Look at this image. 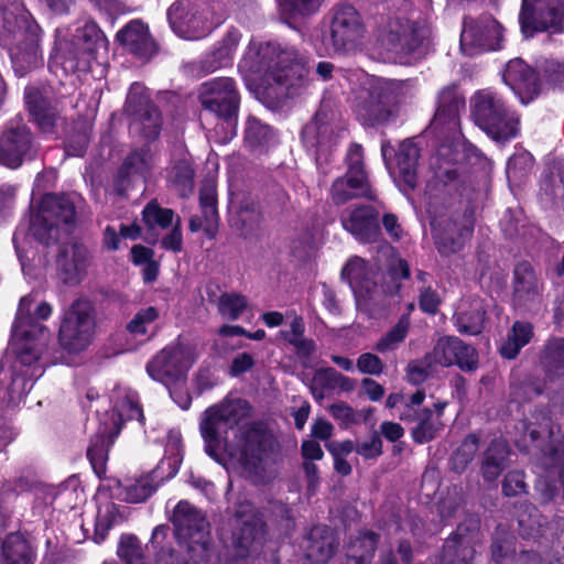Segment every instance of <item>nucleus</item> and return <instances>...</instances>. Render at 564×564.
Returning a JSON list of instances; mask_svg holds the SVG:
<instances>
[{"instance_id": "52", "label": "nucleus", "mask_w": 564, "mask_h": 564, "mask_svg": "<svg viewBox=\"0 0 564 564\" xmlns=\"http://www.w3.org/2000/svg\"><path fill=\"white\" fill-rule=\"evenodd\" d=\"M132 130L141 132L145 139H155L161 128V117L158 109L153 106L143 108L139 113H134Z\"/></svg>"}, {"instance_id": "53", "label": "nucleus", "mask_w": 564, "mask_h": 564, "mask_svg": "<svg viewBox=\"0 0 564 564\" xmlns=\"http://www.w3.org/2000/svg\"><path fill=\"white\" fill-rule=\"evenodd\" d=\"M329 412L344 429H348L354 424H358L361 420L367 422L373 414L372 409L356 411L345 402L334 403L330 405Z\"/></svg>"}, {"instance_id": "20", "label": "nucleus", "mask_w": 564, "mask_h": 564, "mask_svg": "<svg viewBox=\"0 0 564 564\" xmlns=\"http://www.w3.org/2000/svg\"><path fill=\"white\" fill-rule=\"evenodd\" d=\"M503 30L491 15L467 17L463 23L460 48L466 55L501 48Z\"/></svg>"}, {"instance_id": "46", "label": "nucleus", "mask_w": 564, "mask_h": 564, "mask_svg": "<svg viewBox=\"0 0 564 564\" xmlns=\"http://www.w3.org/2000/svg\"><path fill=\"white\" fill-rule=\"evenodd\" d=\"M305 324L302 317L295 316L290 324L289 330H280L276 340H284L293 346L302 358L310 357L314 350V341L304 337Z\"/></svg>"}, {"instance_id": "18", "label": "nucleus", "mask_w": 564, "mask_h": 564, "mask_svg": "<svg viewBox=\"0 0 564 564\" xmlns=\"http://www.w3.org/2000/svg\"><path fill=\"white\" fill-rule=\"evenodd\" d=\"M563 21L561 0H522L519 22L525 37H531L538 32H561Z\"/></svg>"}, {"instance_id": "5", "label": "nucleus", "mask_w": 564, "mask_h": 564, "mask_svg": "<svg viewBox=\"0 0 564 564\" xmlns=\"http://www.w3.org/2000/svg\"><path fill=\"white\" fill-rule=\"evenodd\" d=\"M343 76L351 87L355 111L366 124H384L393 119L391 104L402 91V82L362 70H345Z\"/></svg>"}, {"instance_id": "57", "label": "nucleus", "mask_w": 564, "mask_h": 564, "mask_svg": "<svg viewBox=\"0 0 564 564\" xmlns=\"http://www.w3.org/2000/svg\"><path fill=\"white\" fill-rule=\"evenodd\" d=\"M247 307L245 296L236 293L223 294L217 304L218 313L226 319L236 321Z\"/></svg>"}, {"instance_id": "24", "label": "nucleus", "mask_w": 564, "mask_h": 564, "mask_svg": "<svg viewBox=\"0 0 564 564\" xmlns=\"http://www.w3.org/2000/svg\"><path fill=\"white\" fill-rule=\"evenodd\" d=\"M77 44H82V57L76 62L67 61L70 70H86L90 67L91 61H96L108 53V41L95 22H86L82 28L77 29L75 35Z\"/></svg>"}, {"instance_id": "7", "label": "nucleus", "mask_w": 564, "mask_h": 564, "mask_svg": "<svg viewBox=\"0 0 564 564\" xmlns=\"http://www.w3.org/2000/svg\"><path fill=\"white\" fill-rule=\"evenodd\" d=\"M111 398L115 413L109 420L100 422L98 431L87 448V457L98 477L106 471L108 451L120 432L121 423L128 420L143 421V412L137 392L119 386L113 390Z\"/></svg>"}, {"instance_id": "15", "label": "nucleus", "mask_w": 564, "mask_h": 564, "mask_svg": "<svg viewBox=\"0 0 564 564\" xmlns=\"http://www.w3.org/2000/svg\"><path fill=\"white\" fill-rule=\"evenodd\" d=\"M370 269L367 262L355 256L345 264L341 276L349 283L354 292L358 310L373 315L377 308L386 305V294L370 279Z\"/></svg>"}, {"instance_id": "10", "label": "nucleus", "mask_w": 564, "mask_h": 564, "mask_svg": "<svg viewBox=\"0 0 564 564\" xmlns=\"http://www.w3.org/2000/svg\"><path fill=\"white\" fill-rule=\"evenodd\" d=\"M198 356L196 345L177 340L158 352L147 365L148 375L166 388L184 380Z\"/></svg>"}, {"instance_id": "50", "label": "nucleus", "mask_w": 564, "mask_h": 564, "mask_svg": "<svg viewBox=\"0 0 564 564\" xmlns=\"http://www.w3.org/2000/svg\"><path fill=\"white\" fill-rule=\"evenodd\" d=\"M160 317L156 307L140 308L127 324L128 332L133 336H152L155 333V323Z\"/></svg>"}, {"instance_id": "38", "label": "nucleus", "mask_w": 564, "mask_h": 564, "mask_svg": "<svg viewBox=\"0 0 564 564\" xmlns=\"http://www.w3.org/2000/svg\"><path fill=\"white\" fill-rule=\"evenodd\" d=\"M330 194L333 202L337 205L345 204L349 199L357 197L375 198L368 180L348 174L344 177H338L333 183Z\"/></svg>"}, {"instance_id": "45", "label": "nucleus", "mask_w": 564, "mask_h": 564, "mask_svg": "<svg viewBox=\"0 0 564 564\" xmlns=\"http://www.w3.org/2000/svg\"><path fill=\"white\" fill-rule=\"evenodd\" d=\"M533 337V326L528 322H516L500 346V354L507 359H513Z\"/></svg>"}, {"instance_id": "30", "label": "nucleus", "mask_w": 564, "mask_h": 564, "mask_svg": "<svg viewBox=\"0 0 564 564\" xmlns=\"http://www.w3.org/2000/svg\"><path fill=\"white\" fill-rule=\"evenodd\" d=\"M540 301V284L532 265L519 263L514 269L513 302L517 306L531 310Z\"/></svg>"}, {"instance_id": "27", "label": "nucleus", "mask_w": 564, "mask_h": 564, "mask_svg": "<svg viewBox=\"0 0 564 564\" xmlns=\"http://www.w3.org/2000/svg\"><path fill=\"white\" fill-rule=\"evenodd\" d=\"M37 361H33L31 365L23 364L17 357V364L28 369L23 371L19 368V373H14L11 378L10 384L7 387L0 386V403L7 406H17L31 391L33 387V380L40 378L44 370L41 366L36 365ZM18 371V365L14 366Z\"/></svg>"}, {"instance_id": "39", "label": "nucleus", "mask_w": 564, "mask_h": 564, "mask_svg": "<svg viewBox=\"0 0 564 564\" xmlns=\"http://www.w3.org/2000/svg\"><path fill=\"white\" fill-rule=\"evenodd\" d=\"M419 156L420 149L412 140H405L400 143L395 153L399 178L411 189L417 185Z\"/></svg>"}, {"instance_id": "14", "label": "nucleus", "mask_w": 564, "mask_h": 564, "mask_svg": "<svg viewBox=\"0 0 564 564\" xmlns=\"http://www.w3.org/2000/svg\"><path fill=\"white\" fill-rule=\"evenodd\" d=\"M327 50L349 53L358 47L366 33L360 13L350 4H340L332 10Z\"/></svg>"}, {"instance_id": "55", "label": "nucleus", "mask_w": 564, "mask_h": 564, "mask_svg": "<svg viewBox=\"0 0 564 564\" xmlns=\"http://www.w3.org/2000/svg\"><path fill=\"white\" fill-rule=\"evenodd\" d=\"M117 554L126 564H144L143 549L135 535H122L118 544Z\"/></svg>"}, {"instance_id": "3", "label": "nucleus", "mask_w": 564, "mask_h": 564, "mask_svg": "<svg viewBox=\"0 0 564 564\" xmlns=\"http://www.w3.org/2000/svg\"><path fill=\"white\" fill-rule=\"evenodd\" d=\"M238 67L246 77L267 75L289 97L296 94L307 76L305 65L294 51H280L275 44L256 41L250 42Z\"/></svg>"}, {"instance_id": "61", "label": "nucleus", "mask_w": 564, "mask_h": 564, "mask_svg": "<svg viewBox=\"0 0 564 564\" xmlns=\"http://www.w3.org/2000/svg\"><path fill=\"white\" fill-rule=\"evenodd\" d=\"M323 0H281L280 4L290 15H311L318 11Z\"/></svg>"}, {"instance_id": "48", "label": "nucleus", "mask_w": 564, "mask_h": 564, "mask_svg": "<svg viewBox=\"0 0 564 564\" xmlns=\"http://www.w3.org/2000/svg\"><path fill=\"white\" fill-rule=\"evenodd\" d=\"M193 177L194 171L186 159L174 163L167 174L170 184L182 197L188 196L193 192Z\"/></svg>"}, {"instance_id": "13", "label": "nucleus", "mask_w": 564, "mask_h": 564, "mask_svg": "<svg viewBox=\"0 0 564 564\" xmlns=\"http://www.w3.org/2000/svg\"><path fill=\"white\" fill-rule=\"evenodd\" d=\"M203 0H176L167 10L172 30L185 40H198L210 32L215 24L212 13L203 9Z\"/></svg>"}, {"instance_id": "59", "label": "nucleus", "mask_w": 564, "mask_h": 564, "mask_svg": "<svg viewBox=\"0 0 564 564\" xmlns=\"http://www.w3.org/2000/svg\"><path fill=\"white\" fill-rule=\"evenodd\" d=\"M479 447V441L476 435L467 436L452 457V464L455 470H463L475 457Z\"/></svg>"}, {"instance_id": "63", "label": "nucleus", "mask_w": 564, "mask_h": 564, "mask_svg": "<svg viewBox=\"0 0 564 564\" xmlns=\"http://www.w3.org/2000/svg\"><path fill=\"white\" fill-rule=\"evenodd\" d=\"M364 152L359 144H352L347 153L348 171L346 174L368 180L362 163Z\"/></svg>"}, {"instance_id": "42", "label": "nucleus", "mask_w": 564, "mask_h": 564, "mask_svg": "<svg viewBox=\"0 0 564 564\" xmlns=\"http://www.w3.org/2000/svg\"><path fill=\"white\" fill-rule=\"evenodd\" d=\"M540 362L550 380L564 377V338L552 337L543 346Z\"/></svg>"}, {"instance_id": "11", "label": "nucleus", "mask_w": 564, "mask_h": 564, "mask_svg": "<svg viewBox=\"0 0 564 564\" xmlns=\"http://www.w3.org/2000/svg\"><path fill=\"white\" fill-rule=\"evenodd\" d=\"M96 317L89 301L76 300L65 312L58 332L63 349L70 354L85 350L94 340Z\"/></svg>"}, {"instance_id": "43", "label": "nucleus", "mask_w": 564, "mask_h": 564, "mask_svg": "<svg viewBox=\"0 0 564 564\" xmlns=\"http://www.w3.org/2000/svg\"><path fill=\"white\" fill-rule=\"evenodd\" d=\"M510 451L508 444L502 440L494 441L485 453L481 473L484 479L494 482L507 466Z\"/></svg>"}, {"instance_id": "41", "label": "nucleus", "mask_w": 564, "mask_h": 564, "mask_svg": "<svg viewBox=\"0 0 564 564\" xmlns=\"http://www.w3.org/2000/svg\"><path fill=\"white\" fill-rule=\"evenodd\" d=\"M231 224L242 236L248 237L258 230L261 214L257 204L250 198H243L231 205Z\"/></svg>"}, {"instance_id": "49", "label": "nucleus", "mask_w": 564, "mask_h": 564, "mask_svg": "<svg viewBox=\"0 0 564 564\" xmlns=\"http://www.w3.org/2000/svg\"><path fill=\"white\" fill-rule=\"evenodd\" d=\"M165 479L167 478L164 473H154L153 470L150 475L138 479L135 484L127 486L126 500L134 503L144 501Z\"/></svg>"}, {"instance_id": "33", "label": "nucleus", "mask_w": 564, "mask_h": 564, "mask_svg": "<svg viewBox=\"0 0 564 564\" xmlns=\"http://www.w3.org/2000/svg\"><path fill=\"white\" fill-rule=\"evenodd\" d=\"M237 522L241 527L234 533V544L239 556H247L261 547L264 538L263 523L254 514Z\"/></svg>"}, {"instance_id": "54", "label": "nucleus", "mask_w": 564, "mask_h": 564, "mask_svg": "<svg viewBox=\"0 0 564 564\" xmlns=\"http://www.w3.org/2000/svg\"><path fill=\"white\" fill-rule=\"evenodd\" d=\"M410 321L406 315H403L397 325L392 327L376 345L379 352H388L397 349L399 345L405 339L409 332Z\"/></svg>"}, {"instance_id": "34", "label": "nucleus", "mask_w": 564, "mask_h": 564, "mask_svg": "<svg viewBox=\"0 0 564 564\" xmlns=\"http://www.w3.org/2000/svg\"><path fill=\"white\" fill-rule=\"evenodd\" d=\"M117 39L137 56L147 58L154 52V42L149 34L148 26L139 20L129 22L118 32Z\"/></svg>"}, {"instance_id": "62", "label": "nucleus", "mask_w": 564, "mask_h": 564, "mask_svg": "<svg viewBox=\"0 0 564 564\" xmlns=\"http://www.w3.org/2000/svg\"><path fill=\"white\" fill-rule=\"evenodd\" d=\"M151 106L153 105L145 94V88L139 83H133L127 96V111L134 115Z\"/></svg>"}, {"instance_id": "51", "label": "nucleus", "mask_w": 564, "mask_h": 564, "mask_svg": "<svg viewBox=\"0 0 564 564\" xmlns=\"http://www.w3.org/2000/svg\"><path fill=\"white\" fill-rule=\"evenodd\" d=\"M377 545V535L366 532L349 546L347 564H369Z\"/></svg>"}, {"instance_id": "32", "label": "nucleus", "mask_w": 564, "mask_h": 564, "mask_svg": "<svg viewBox=\"0 0 564 564\" xmlns=\"http://www.w3.org/2000/svg\"><path fill=\"white\" fill-rule=\"evenodd\" d=\"M151 169V155L148 150L132 152L119 170L117 189L124 194L130 184L143 183Z\"/></svg>"}, {"instance_id": "37", "label": "nucleus", "mask_w": 564, "mask_h": 564, "mask_svg": "<svg viewBox=\"0 0 564 564\" xmlns=\"http://www.w3.org/2000/svg\"><path fill=\"white\" fill-rule=\"evenodd\" d=\"M25 102L40 129L44 133L54 132V128L61 121L57 109L46 99L42 98L35 89L26 90Z\"/></svg>"}, {"instance_id": "1", "label": "nucleus", "mask_w": 564, "mask_h": 564, "mask_svg": "<svg viewBox=\"0 0 564 564\" xmlns=\"http://www.w3.org/2000/svg\"><path fill=\"white\" fill-rule=\"evenodd\" d=\"M248 410L240 399L210 406L204 413L200 433L209 456L259 484L267 481L275 441L265 430L243 423Z\"/></svg>"}, {"instance_id": "29", "label": "nucleus", "mask_w": 564, "mask_h": 564, "mask_svg": "<svg viewBox=\"0 0 564 564\" xmlns=\"http://www.w3.org/2000/svg\"><path fill=\"white\" fill-rule=\"evenodd\" d=\"M57 267L65 282H79L89 267L88 249L77 242L64 245L57 257Z\"/></svg>"}, {"instance_id": "2", "label": "nucleus", "mask_w": 564, "mask_h": 564, "mask_svg": "<svg viewBox=\"0 0 564 564\" xmlns=\"http://www.w3.org/2000/svg\"><path fill=\"white\" fill-rule=\"evenodd\" d=\"M465 99L456 86L443 88L438 94L437 108L431 122L433 130L452 134L453 140L441 144L430 159L432 176L426 181V193L436 195L448 182L457 177L456 163L462 160L460 144L455 141L459 134V113Z\"/></svg>"}, {"instance_id": "28", "label": "nucleus", "mask_w": 564, "mask_h": 564, "mask_svg": "<svg viewBox=\"0 0 564 564\" xmlns=\"http://www.w3.org/2000/svg\"><path fill=\"white\" fill-rule=\"evenodd\" d=\"M503 82L519 96L523 104L532 100L539 90L535 72L521 58L511 59L507 64Z\"/></svg>"}, {"instance_id": "16", "label": "nucleus", "mask_w": 564, "mask_h": 564, "mask_svg": "<svg viewBox=\"0 0 564 564\" xmlns=\"http://www.w3.org/2000/svg\"><path fill=\"white\" fill-rule=\"evenodd\" d=\"M198 98L204 109L236 128L240 97L234 79L220 77L202 84Z\"/></svg>"}, {"instance_id": "56", "label": "nucleus", "mask_w": 564, "mask_h": 564, "mask_svg": "<svg viewBox=\"0 0 564 564\" xmlns=\"http://www.w3.org/2000/svg\"><path fill=\"white\" fill-rule=\"evenodd\" d=\"M143 221L149 228L160 227L162 229L173 225L174 213L172 209L162 208L156 202H150L143 209Z\"/></svg>"}, {"instance_id": "23", "label": "nucleus", "mask_w": 564, "mask_h": 564, "mask_svg": "<svg viewBox=\"0 0 564 564\" xmlns=\"http://www.w3.org/2000/svg\"><path fill=\"white\" fill-rule=\"evenodd\" d=\"M33 155L34 148L29 129L21 121L10 122L0 137V164L17 169Z\"/></svg>"}, {"instance_id": "58", "label": "nucleus", "mask_w": 564, "mask_h": 564, "mask_svg": "<svg viewBox=\"0 0 564 564\" xmlns=\"http://www.w3.org/2000/svg\"><path fill=\"white\" fill-rule=\"evenodd\" d=\"M199 202L204 217L208 223L207 230H212L218 221L216 207V189L213 184L203 185L199 191Z\"/></svg>"}, {"instance_id": "12", "label": "nucleus", "mask_w": 564, "mask_h": 564, "mask_svg": "<svg viewBox=\"0 0 564 564\" xmlns=\"http://www.w3.org/2000/svg\"><path fill=\"white\" fill-rule=\"evenodd\" d=\"M173 524L177 539L187 545L191 558H204L209 543L208 522L205 516L187 501H180L173 512Z\"/></svg>"}, {"instance_id": "60", "label": "nucleus", "mask_w": 564, "mask_h": 564, "mask_svg": "<svg viewBox=\"0 0 564 564\" xmlns=\"http://www.w3.org/2000/svg\"><path fill=\"white\" fill-rule=\"evenodd\" d=\"M31 479L28 477H19L13 480L4 481L0 487V517L4 519L3 509L11 502L18 494L26 491L31 487Z\"/></svg>"}, {"instance_id": "6", "label": "nucleus", "mask_w": 564, "mask_h": 564, "mask_svg": "<svg viewBox=\"0 0 564 564\" xmlns=\"http://www.w3.org/2000/svg\"><path fill=\"white\" fill-rule=\"evenodd\" d=\"M51 314L52 306L46 302L34 306L31 295L20 300L12 328L11 347L21 362L31 365L39 361L50 336L48 329L40 321L47 319Z\"/></svg>"}, {"instance_id": "22", "label": "nucleus", "mask_w": 564, "mask_h": 564, "mask_svg": "<svg viewBox=\"0 0 564 564\" xmlns=\"http://www.w3.org/2000/svg\"><path fill=\"white\" fill-rule=\"evenodd\" d=\"M429 366L440 365L449 367L457 365L463 371L477 368L478 356L474 347L465 344L457 337L444 336L440 338L433 351L426 356Z\"/></svg>"}, {"instance_id": "64", "label": "nucleus", "mask_w": 564, "mask_h": 564, "mask_svg": "<svg viewBox=\"0 0 564 564\" xmlns=\"http://www.w3.org/2000/svg\"><path fill=\"white\" fill-rule=\"evenodd\" d=\"M356 453L365 459H375L382 454V441L373 433L369 440L356 444Z\"/></svg>"}, {"instance_id": "31", "label": "nucleus", "mask_w": 564, "mask_h": 564, "mask_svg": "<svg viewBox=\"0 0 564 564\" xmlns=\"http://www.w3.org/2000/svg\"><path fill=\"white\" fill-rule=\"evenodd\" d=\"M356 388V381L334 368H322L315 371L311 381V392L316 401H322L329 392H350Z\"/></svg>"}, {"instance_id": "9", "label": "nucleus", "mask_w": 564, "mask_h": 564, "mask_svg": "<svg viewBox=\"0 0 564 564\" xmlns=\"http://www.w3.org/2000/svg\"><path fill=\"white\" fill-rule=\"evenodd\" d=\"M75 223V206L68 196L47 194L31 218L30 231L39 241L48 245L68 234Z\"/></svg>"}, {"instance_id": "40", "label": "nucleus", "mask_w": 564, "mask_h": 564, "mask_svg": "<svg viewBox=\"0 0 564 564\" xmlns=\"http://www.w3.org/2000/svg\"><path fill=\"white\" fill-rule=\"evenodd\" d=\"M336 539L326 527H315L308 535L306 555L313 564H324L334 554Z\"/></svg>"}, {"instance_id": "44", "label": "nucleus", "mask_w": 564, "mask_h": 564, "mask_svg": "<svg viewBox=\"0 0 564 564\" xmlns=\"http://www.w3.org/2000/svg\"><path fill=\"white\" fill-rule=\"evenodd\" d=\"M182 437L177 430H170L166 435L165 454L154 473H164L166 478H172L178 471L182 463Z\"/></svg>"}, {"instance_id": "8", "label": "nucleus", "mask_w": 564, "mask_h": 564, "mask_svg": "<svg viewBox=\"0 0 564 564\" xmlns=\"http://www.w3.org/2000/svg\"><path fill=\"white\" fill-rule=\"evenodd\" d=\"M470 116L489 138L506 142L519 133L520 119L496 90L481 89L470 98Z\"/></svg>"}, {"instance_id": "4", "label": "nucleus", "mask_w": 564, "mask_h": 564, "mask_svg": "<svg viewBox=\"0 0 564 564\" xmlns=\"http://www.w3.org/2000/svg\"><path fill=\"white\" fill-rule=\"evenodd\" d=\"M41 29L19 6L0 10V42L10 53L18 76L25 75L42 62Z\"/></svg>"}, {"instance_id": "21", "label": "nucleus", "mask_w": 564, "mask_h": 564, "mask_svg": "<svg viewBox=\"0 0 564 564\" xmlns=\"http://www.w3.org/2000/svg\"><path fill=\"white\" fill-rule=\"evenodd\" d=\"M344 132L336 110L329 104H322L313 120L302 131V139L306 147L327 149L336 143Z\"/></svg>"}, {"instance_id": "25", "label": "nucleus", "mask_w": 564, "mask_h": 564, "mask_svg": "<svg viewBox=\"0 0 564 564\" xmlns=\"http://www.w3.org/2000/svg\"><path fill=\"white\" fill-rule=\"evenodd\" d=\"M340 221L344 229L360 242H372L380 235L379 214L371 206L346 209Z\"/></svg>"}, {"instance_id": "36", "label": "nucleus", "mask_w": 564, "mask_h": 564, "mask_svg": "<svg viewBox=\"0 0 564 564\" xmlns=\"http://www.w3.org/2000/svg\"><path fill=\"white\" fill-rule=\"evenodd\" d=\"M445 406V402H436L434 404V411L425 408L414 414V417L411 420L416 421V425L411 432L414 442L420 444L427 443L440 433L443 429L441 416Z\"/></svg>"}, {"instance_id": "19", "label": "nucleus", "mask_w": 564, "mask_h": 564, "mask_svg": "<svg viewBox=\"0 0 564 564\" xmlns=\"http://www.w3.org/2000/svg\"><path fill=\"white\" fill-rule=\"evenodd\" d=\"M475 217L471 208L452 217H442L432 221L433 238L438 252L451 256L460 251L474 232Z\"/></svg>"}, {"instance_id": "47", "label": "nucleus", "mask_w": 564, "mask_h": 564, "mask_svg": "<svg viewBox=\"0 0 564 564\" xmlns=\"http://www.w3.org/2000/svg\"><path fill=\"white\" fill-rule=\"evenodd\" d=\"M245 142L251 149L262 150L275 142V134L268 124L250 116L246 123Z\"/></svg>"}, {"instance_id": "26", "label": "nucleus", "mask_w": 564, "mask_h": 564, "mask_svg": "<svg viewBox=\"0 0 564 564\" xmlns=\"http://www.w3.org/2000/svg\"><path fill=\"white\" fill-rule=\"evenodd\" d=\"M9 525L0 521V563L35 564L36 553L33 545L18 532H7Z\"/></svg>"}, {"instance_id": "17", "label": "nucleus", "mask_w": 564, "mask_h": 564, "mask_svg": "<svg viewBox=\"0 0 564 564\" xmlns=\"http://www.w3.org/2000/svg\"><path fill=\"white\" fill-rule=\"evenodd\" d=\"M429 31L423 25H416L405 20L392 19L379 28L377 46L381 53L394 56L414 52L426 39Z\"/></svg>"}, {"instance_id": "35", "label": "nucleus", "mask_w": 564, "mask_h": 564, "mask_svg": "<svg viewBox=\"0 0 564 564\" xmlns=\"http://www.w3.org/2000/svg\"><path fill=\"white\" fill-rule=\"evenodd\" d=\"M457 330L463 334L477 335L485 321L482 302L479 299H463L454 314Z\"/></svg>"}]
</instances>
